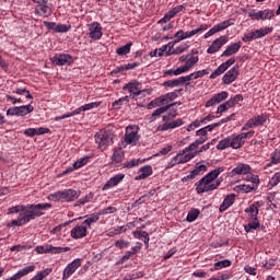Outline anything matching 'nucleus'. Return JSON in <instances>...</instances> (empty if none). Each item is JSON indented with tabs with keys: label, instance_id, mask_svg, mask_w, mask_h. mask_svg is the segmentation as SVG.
Wrapping results in <instances>:
<instances>
[{
	"label": "nucleus",
	"instance_id": "nucleus-1",
	"mask_svg": "<svg viewBox=\"0 0 280 280\" xmlns=\"http://www.w3.org/2000/svg\"><path fill=\"white\" fill-rule=\"evenodd\" d=\"M51 207H54L51 203H27L24 205L20 215H22L24 222L28 224L32 220L45 215V212L43 211H47L51 209Z\"/></svg>",
	"mask_w": 280,
	"mask_h": 280
},
{
	"label": "nucleus",
	"instance_id": "nucleus-2",
	"mask_svg": "<svg viewBox=\"0 0 280 280\" xmlns=\"http://www.w3.org/2000/svg\"><path fill=\"white\" fill-rule=\"evenodd\" d=\"M80 198V191L74 189L59 190L48 196L52 202H73Z\"/></svg>",
	"mask_w": 280,
	"mask_h": 280
},
{
	"label": "nucleus",
	"instance_id": "nucleus-3",
	"mask_svg": "<svg viewBox=\"0 0 280 280\" xmlns=\"http://www.w3.org/2000/svg\"><path fill=\"white\" fill-rule=\"evenodd\" d=\"M138 142H139V127L135 125L128 126L126 128L125 136L119 143V149L124 150V148H127L128 145H135Z\"/></svg>",
	"mask_w": 280,
	"mask_h": 280
},
{
	"label": "nucleus",
	"instance_id": "nucleus-4",
	"mask_svg": "<svg viewBox=\"0 0 280 280\" xmlns=\"http://www.w3.org/2000/svg\"><path fill=\"white\" fill-rule=\"evenodd\" d=\"M246 143V140H243L240 135H232L222 139L217 144V150H226L228 148H232V150H240Z\"/></svg>",
	"mask_w": 280,
	"mask_h": 280
},
{
	"label": "nucleus",
	"instance_id": "nucleus-5",
	"mask_svg": "<svg viewBox=\"0 0 280 280\" xmlns=\"http://www.w3.org/2000/svg\"><path fill=\"white\" fill-rule=\"evenodd\" d=\"M222 180L224 179L219 177L214 183H211L206 176H203L195 184L196 191L197 194H209V191H215V189L222 185Z\"/></svg>",
	"mask_w": 280,
	"mask_h": 280
},
{
	"label": "nucleus",
	"instance_id": "nucleus-6",
	"mask_svg": "<svg viewBox=\"0 0 280 280\" xmlns=\"http://www.w3.org/2000/svg\"><path fill=\"white\" fill-rule=\"evenodd\" d=\"M93 224H95V221H93V217L90 214L80 225L74 226L70 231V236L72 240H82L83 237H86V233Z\"/></svg>",
	"mask_w": 280,
	"mask_h": 280
},
{
	"label": "nucleus",
	"instance_id": "nucleus-7",
	"mask_svg": "<svg viewBox=\"0 0 280 280\" xmlns=\"http://www.w3.org/2000/svg\"><path fill=\"white\" fill-rule=\"evenodd\" d=\"M94 137L95 143L98 145L100 150H106L108 145H113L115 133L110 130H101Z\"/></svg>",
	"mask_w": 280,
	"mask_h": 280
},
{
	"label": "nucleus",
	"instance_id": "nucleus-8",
	"mask_svg": "<svg viewBox=\"0 0 280 280\" xmlns=\"http://www.w3.org/2000/svg\"><path fill=\"white\" fill-rule=\"evenodd\" d=\"M195 156H198V152L187 153V152H185V149H183V152L176 154V156H174L167 163L166 170H172V167H174L176 165L189 163V161H191V159H195Z\"/></svg>",
	"mask_w": 280,
	"mask_h": 280
},
{
	"label": "nucleus",
	"instance_id": "nucleus-9",
	"mask_svg": "<svg viewBox=\"0 0 280 280\" xmlns=\"http://www.w3.org/2000/svg\"><path fill=\"white\" fill-rule=\"evenodd\" d=\"M122 90L132 93L133 97H139V95H143V97H145V95H150V93H152V89L141 90V82L137 80H132L127 83Z\"/></svg>",
	"mask_w": 280,
	"mask_h": 280
},
{
	"label": "nucleus",
	"instance_id": "nucleus-10",
	"mask_svg": "<svg viewBox=\"0 0 280 280\" xmlns=\"http://www.w3.org/2000/svg\"><path fill=\"white\" fill-rule=\"evenodd\" d=\"M71 250V247H56L54 245H39L35 248V252L37 255H60L61 253H69Z\"/></svg>",
	"mask_w": 280,
	"mask_h": 280
},
{
	"label": "nucleus",
	"instance_id": "nucleus-11",
	"mask_svg": "<svg viewBox=\"0 0 280 280\" xmlns=\"http://www.w3.org/2000/svg\"><path fill=\"white\" fill-rule=\"evenodd\" d=\"M50 62L56 67H71L74 62L73 56L70 54H56L50 57Z\"/></svg>",
	"mask_w": 280,
	"mask_h": 280
},
{
	"label": "nucleus",
	"instance_id": "nucleus-12",
	"mask_svg": "<svg viewBox=\"0 0 280 280\" xmlns=\"http://www.w3.org/2000/svg\"><path fill=\"white\" fill-rule=\"evenodd\" d=\"M33 3H37L35 8V12L39 16H49L51 14V8H54V4L49 3L51 0H32Z\"/></svg>",
	"mask_w": 280,
	"mask_h": 280
},
{
	"label": "nucleus",
	"instance_id": "nucleus-13",
	"mask_svg": "<svg viewBox=\"0 0 280 280\" xmlns=\"http://www.w3.org/2000/svg\"><path fill=\"white\" fill-rule=\"evenodd\" d=\"M168 119H170V117H167V116L163 117V121H165V122L158 126V131L159 132H165L167 130H174V128H180V126H183V119H180V118L167 122Z\"/></svg>",
	"mask_w": 280,
	"mask_h": 280
},
{
	"label": "nucleus",
	"instance_id": "nucleus-14",
	"mask_svg": "<svg viewBox=\"0 0 280 280\" xmlns=\"http://www.w3.org/2000/svg\"><path fill=\"white\" fill-rule=\"evenodd\" d=\"M104 33L102 32V24L100 22H92L89 24V38L91 40H102Z\"/></svg>",
	"mask_w": 280,
	"mask_h": 280
},
{
	"label": "nucleus",
	"instance_id": "nucleus-15",
	"mask_svg": "<svg viewBox=\"0 0 280 280\" xmlns=\"http://www.w3.org/2000/svg\"><path fill=\"white\" fill-rule=\"evenodd\" d=\"M235 65V57H231L225 62L221 63L211 74L210 80H215V78H220L222 73L229 70V67H233Z\"/></svg>",
	"mask_w": 280,
	"mask_h": 280
},
{
	"label": "nucleus",
	"instance_id": "nucleus-16",
	"mask_svg": "<svg viewBox=\"0 0 280 280\" xmlns=\"http://www.w3.org/2000/svg\"><path fill=\"white\" fill-rule=\"evenodd\" d=\"M81 266H82V259L80 258H77L71 262H69L63 270L62 280L69 279L72 275L75 273V270H78V268H80Z\"/></svg>",
	"mask_w": 280,
	"mask_h": 280
},
{
	"label": "nucleus",
	"instance_id": "nucleus-17",
	"mask_svg": "<svg viewBox=\"0 0 280 280\" xmlns=\"http://www.w3.org/2000/svg\"><path fill=\"white\" fill-rule=\"evenodd\" d=\"M253 172V167H250V165L246 164V163H238L236 165V167H234L231 172H230V176L231 178H233L234 176H247L248 174H250Z\"/></svg>",
	"mask_w": 280,
	"mask_h": 280
},
{
	"label": "nucleus",
	"instance_id": "nucleus-18",
	"mask_svg": "<svg viewBox=\"0 0 280 280\" xmlns=\"http://www.w3.org/2000/svg\"><path fill=\"white\" fill-rule=\"evenodd\" d=\"M229 43V37L226 35L220 36L219 38L214 39L212 44L207 49V54H218L224 45Z\"/></svg>",
	"mask_w": 280,
	"mask_h": 280
},
{
	"label": "nucleus",
	"instance_id": "nucleus-19",
	"mask_svg": "<svg viewBox=\"0 0 280 280\" xmlns=\"http://www.w3.org/2000/svg\"><path fill=\"white\" fill-rule=\"evenodd\" d=\"M237 75H240V66L235 65L223 75V84H233L237 80Z\"/></svg>",
	"mask_w": 280,
	"mask_h": 280
},
{
	"label": "nucleus",
	"instance_id": "nucleus-20",
	"mask_svg": "<svg viewBox=\"0 0 280 280\" xmlns=\"http://www.w3.org/2000/svg\"><path fill=\"white\" fill-rule=\"evenodd\" d=\"M224 100H229V92L222 91L217 93L206 102V108H210V106H218V104H221V102H224Z\"/></svg>",
	"mask_w": 280,
	"mask_h": 280
},
{
	"label": "nucleus",
	"instance_id": "nucleus-21",
	"mask_svg": "<svg viewBox=\"0 0 280 280\" xmlns=\"http://www.w3.org/2000/svg\"><path fill=\"white\" fill-rule=\"evenodd\" d=\"M249 19H256V21H266L275 16V11L266 9L262 11L254 12L248 14Z\"/></svg>",
	"mask_w": 280,
	"mask_h": 280
},
{
	"label": "nucleus",
	"instance_id": "nucleus-22",
	"mask_svg": "<svg viewBox=\"0 0 280 280\" xmlns=\"http://www.w3.org/2000/svg\"><path fill=\"white\" fill-rule=\"evenodd\" d=\"M126 178V174L119 173L109 178L106 184L103 186L102 191H108V189H113V187H117L119 183H121Z\"/></svg>",
	"mask_w": 280,
	"mask_h": 280
},
{
	"label": "nucleus",
	"instance_id": "nucleus-23",
	"mask_svg": "<svg viewBox=\"0 0 280 280\" xmlns=\"http://www.w3.org/2000/svg\"><path fill=\"white\" fill-rule=\"evenodd\" d=\"M240 49H242V42H236L234 44H231L221 54V58H229L231 56H235V54H237V51H240Z\"/></svg>",
	"mask_w": 280,
	"mask_h": 280
},
{
	"label": "nucleus",
	"instance_id": "nucleus-24",
	"mask_svg": "<svg viewBox=\"0 0 280 280\" xmlns=\"http://www.w3.org/2000/svg\"><path fill=\"white\" fill-rule=\"evenodd\" d=\"M270 119V116L267 113L257 115L252 117L249 120L252 121V125L254 128H259L261 126H266V122Z\"/></svg>",
	"mask_w": 280,
	"mask_h": 280
},
{
	"label": "nucleus",
	"instance_id": "nucleus-25",
	"mask_svg": "<svg viewBox=\"0 0 280 280\" xmlns=\"http://www.w3.org/2000/svg\"><path fill=\"white\" fill-rule=\"evenodd\" d=\"M233 25V20H225L219 24H215L212 28H210L208 32L211 36L214 34H218V32H224V30L231 27Z\"/></svg>",
	"mask_w": 280,
	"mask_h": 280
},
{
	"label": "nucleus",
	"instance_id": "nucleus-26",
	"mask_svg": "<svg viewBox=\"0 0 280 280\" xmlns=\"http://www.w3.org/2000/svg\"><path fill=\"white\" fill-rule=\"evenodd\" d=\"M138 173L139 175L135 177V180H145V178H150L154 174V171L151 165H144L139 168Z\"/></svg>",
	"mask_w": 280,
	"mask_h": 280
},
{
	"label": "nucleus",
	"instance_id": "nucleus-27",
	"mask_svg": "<svg viewBox=\"0 0 280 280\" xmlns=\"http://www.w3.org/2000/svg\"><path fill=\"white\" fill-rule=\"evenodd\" d=\"M234 203H235V194L228 195L219 207L220 213H224V211H226V209H229L230 207H233Z\"/></svg>",
	"mask_w": 280,
	"mask_h": 280
},
{
	"label": "nucleus",
	"instance_id": "nucleus-28",
	"mask_svg": "<svg viewBox=\"0 0 280 280\" xmlns=\"http://www.w3.org/2000/svg\"><path fill=\"white\" fill-rule=\"evenodd\" d=\"M102 106V102H92L88 103L79 108L72 110V115H80V113H85V110H93V108H100Z\"/></svg>",
	"mask_w": 280,
	"mask_h": 280
},
{
	"label": "nucleus",
	"instance_id": "nucleus-29",
	"mask_svg": "<svg viewBox=\"0 0 280 280\" xmlns=\"http://www.w3.org/2000/svg\"><path fill=\"white\" fill-rule=\"evenodd\" d=\"M259 202L252 203L248 208L245 209V213H247V219L249 221L259 220L257 215H259V208L257 207Z\"/></svg>",
	"mask_w": 280,
	"mask_h": 280
},
{
	"label": "nucleus",
	"instance_id": "nucleus-30",
	"mask_svg": "<svg viewBox=\"0 0 280 280\" xmlns=\"http://www.w3.org/2000/svg\"><path fill=\"white\" fill-rule=\"evenodd\" d=\"M174 106H176V103H171L165 106L159 107L158 109H155L152 113V115L150 117V121H155L156 117H161V115H163V113H167V110H170V108H174Z\"/></svg>",
	"mask_w": 280,
	"mask_h": 280
},
{
	"label": "nucleus",
	"instance_id": "nucleus-31",
	"mask_svg": "<svg viewBox=\"0 0 280 280\" xmlns=\"http://www.w3.org/2000/svg\"><path fill=\"white\" fill-rule=\"evenodd\" d=\"M117 208L115 207H107L105 209L100 210L98 212H94L90 214L92 217V222H98L100 215H108V213H115Z\"/></svg>",
	"mask_w": 280,
	"mask_h": 280
},
{
	"label": "nucleus",
	"instance_id": "nucleus-32",
	"mask_svg": "<svg viewBox=\"0 0 280 280\" xmlns=\"http://www.w3.org/2000/svg\"><path fill=\"white\" fill-rule=\"evenodd\" d=\"M224 172V166H220L214 168L213 171H210L208 174H206L203 177H206L208 180H210L212 184L218 180V177Z\"/></svg>",
	"mask_w": 280,
	"mask_h": 280
},
{
	"label": "nucleus",
	"instance_id": "nucleus-33",
	"mask_svg": "<svg viewBox=\"0 0 280 280\" xmlns=\"http://www.w3.org/2000/svg\"><path fill=\"white\" fill-rule=\"evenodd\" d=\"M183 84H185L183 77L163 82V86H165V89H176V86H183Z\"/></svg>",
	"mask_w": 280,
	"mask_h": 280
},
{
	"label": "nucleus",
	"instance_id": "nucleus-34",
	"mask_svg": "<svg viewBox=\"0 0 280 280\" xmlns=\"http://www.w3.org/2000/svg\"><path fill=\"white\" fill-rule=\"evenodd\" d=\"M121 161H124V152L115 150L112 156V165L119 167V165H121Z\"/></svg>",
	"mask_w": 280,
	"mask_h": 280
},
{
	"label": "nucleus",
	"instance_id": "nucleus-35",
	"mask_svg": "<svg viewBox=\"0 0 280 280\" xmlns=\"http://www.w3.org/2000/svg\"><path fill=\"white\" fill-rule=\"evenodd\" d=\"M255 189H257V187L250 186V185H246V184L236 185L233 188V190L236 191L237 194H241V191L243 194H250V191H255Z\"/></svg>",
	"mask_w": 280,
	"mask_h": 280
},
{
	"label": "nucleus",
	"instance_id": "nucleus-36",
	"mask_svg": "<svg viewBox=\"0 0 280 280\" xmlns=\"http://www.w3.org/2000/svg\"><path fill=\"white\" fill-rule=\"evenodd\" d=\"M30 113H34V106L31 104L18 106V117H25V115H30Z\"/></svg>",
	"mask_w": 280,
	"mask_h": 280
},
{
	"label": "nucleus",
	"instance_id": "nucleus-37",
	"mask_svg": "<svg viewBox=\"0 0 280 280\" xmlns=\"http://www.w3.org/2000/svg\"><path fill=\"white\" fill-rule=\"evenodd\" d=\"M233 262L230 260V259H223V260H220V261H217L214 265H213V268H211V272L215 271V270H222V268H230V266L232 265Z\"/></svg>",
	"mask_w": 280,
	"mask_h": 280
},
{
	"label": "nucleus",
	"instance_id": "nucleus-38",
	"mask_svg": "<svg viewBox=\"0 0 280 280\" xmlns=\"http://www.w3.org/2000/svg\"><path fill=\"white\" fill-rule=\"evenodd\" d=\"M132 48V42L127 43L126 45L116 49L117 56H128L130 49Z\"/></svg>",
	"mask_w": 280,
	"mask_h": 280
},
{
	"label": "nucleus",
	"instance_id": "nucleus-39",
	"mask_svg": "<svg viewBox=\"0 0 280 280\" xmlns=\"http://www.w3.org/2000/svg\"><path fill=\"white\" fill-rule=\"evenodd\" d=\"M198 215H200V210L198 208H191L188 211L186 221L187 222H196V220H198Z\"/></svg>",
	"mask_w": 280,
	"mask_h": 280
},
{
	"label": "nucleus",
	"instance_id": "nucleus-40",
	"mask_svg": "<svg viewBox=\"0 0 280 280\" xmlns=\"http://www.w3.org/2000/svg\"><path fill=\"white\" fill-rule=\"evenodd\" d=\"M240 102H244V95L242 94H236L235 96L228 100L225 103H226V106H230V108H233V106H236V104H240Z\"/></svg>",
	"mask_w": 280,
	"mask_h": 280
},
{
	"label": "nucleus",
	"instance_id": "nucleus-41",
	"mask_svg": "<svg viewBox=\"0 0 280 280\" xmlns=\"http://www.w3.org/2000/svg\"><path fill=\"white\" fill-rule=\"evenodd\" d=\"M130 97L129 96H122L119 100L115 101L112 106L115 108V110H119L124 104H129Z\"/></svg>",
	"mask_w": 280,
	"mask_h": 280
},
{
	"label": "nucleus",
	"instance_id": "nucleus-42",
	"mask_svg": "<svg viewBox=\"0 0 280 280\" xmlns=\"http://www.w3.org/2000/svg\"><path fill=\"white\" fill-rule=\"evenodd\" d=\"M273 28L272 27H264L254 31L256 34V39L264 38V36H268V34H272Z\"/></svg>",
	"mask_w": 280,
	"mask_h": 280
},
{
	"label": "nucleus",
	"instance_id": "nucleus-43",
	"mask_svg": "<svg viewBox=\"0 0 280 280\" xmlns=\"http://www.w3.org/2000/svg\"><path fill=\"white\" fill-rule=\"evenodd\" d=\"M259 219L253 220L248 224L244 225V230L246 233H250L252 231H257L259 229Z\"/></svg>",
	"mask_w": 280,
	"mask_h": 280
},
{
	"label": "nucleus",
	"instance_id": "nucleus-44",
	"mask_svg": "<svg viewBox=\"0 0 280 280\" xmlns=\"http://www.w3.org/2000/svg\"><path fill=\"white\" fill-rule=\"evenodd\" d=\"M198 60V56L188 55V59H186L184 67L189 71L195 65H197Z\"/></svg>",
	"mask_w": 280,
	"mask_h": 280
},
{
	"label": "nucleus",
	"instance_id": "nucleus-45",
	"mask_svg": "<svg viewBox=\"0 0 280 280\" xmlns=\"http://www.w3.org/2000/svg\"><path fill=\"white\" fill-rule=\"evenodd\" d=\"M183 10H185V4L176 5L166 13V16L171 18L172 20L174 16H176V14L183 12Z\"/></svg>",
	"mask_w": 280,
	"mask_h": 280
},
{
	"label": "nucleus",
	"instance_id": "nucleus-46",
	"mask_svg": "<svg viewBox=\"0 0 280 280\" xmlns=\"http://www.w3.org/2000/svg\"><path fill=\"white\" fill-rule=\"evenodd\" d=\"M51 268H46L42 271H38L36 276H34L31 280H43L45 277H49L51 275Z\"/></svg>",
	"mask_w": 280,
	"mask_h": 280
},
{
	"label": "nucleus",
	"instance_id": "nucleus-47",
	"mask_svg": "<svg viewBox=\"0 0 280 280\" xmlns=\"http://www.w3.org/2000/svg\"><path fill=\"white\" fill-rule=\"evenodd\" d=\"M128 229H126V225L118 226L115 230H112L107 233V237H115V235H121V233H126Z\"/></svg>",
	"mask_w": 280,
	"mask_h": 280
},
{
	"label": "nucleus",
	"instance_id": "nucleus-48",
	"mask_svg": "<svg viewBox=\"0 0 280 280\" xmlns=\"http://www.w3.org/2000/svg\"><path fill=\"white\" fill-rule=\"evenodd\" d=\"M198 78H200L199 72H192L188 75L182 77V79H184V84H186V86H189V82H191V80H198Z\"/></svg>",
	"mask_w": 280,
	"mask_h": 280
},
{
	"label": "nucleus",
	"instance_id": "nucleus-49",
	"mask_svg": "<svg viewBox=\"0 0 280 280\" xmlns=\"http://www.w3.org/2000/svg\"><path fill=\"white\" fill-rule=\"evenodd\" d=\"M165 51H167V45L162 46L160 49H155L153 51L150 52L151 58H160L161 56H163L165 54Z\"/></svg>",
	"mask_w": 280,
	"mask_h": 280
},
{
	"label": "nucleus",
	"instance_id": "nucleus-50",
	"mask_svg": "<svg viewBox=\"0 0 280 280\" xmlns=\"http://www.w3.org/2000/svg\"><path fill=\"white\" fill-rule=\"evenodd\" d=\"M207 172V165L197 163L192 173L195 176H202V173Z\"/></svg>",
	"mask_w": 280,
	"mask_h": 280
},
{
	"label": "nucleus",
	"instance_id": "nucleus-51",
	"mask_svg": "<svg viewBox=\"0 0 280 280\" xmlns=\"http://www.w3.org/2000/svg\"><path fill=\"white\" fill-rule=\"evenodd\" d=\"M139 163H141L140 159H132L129 162H125L122 164V167H125L127 170H132V167H137L139 165Z\"/></svg>",
	"mask_w": 280,
	"mask_h": 280
},
{
	"label": "nucleus",
	"instance_id": "nucleus-52",
	"mask_svg": "<svg viewBox=\"0 0 280 280\" xmlns=\"http://www.w3.org/2000/svg\"><path fill=\"white\" fill-rule=\"evenodd\" d=\"M115 246H116V248H119L120 250H124V248H129L130 247V241H126V240L115 241Z\"/></svg>",
	"mask_w": 280,
	"mask_h": 280
},
{
	"label": "nucleus",
	"instance_id": "nucleus-53",
	"mask_svg": "<svg viewBox=\"0 0 280 280\" xmlns=\"http://www.w3.org/2000/svg\"><path fill=\"white\" fill-rule=\"evenodd\" d=\"M69 30H71V26L66 24H57L55 32L56 34H66V32H69Z\"/></svg>",
	"mask_w": 280,
	"mask_h": 280
},
{
	"label": "nucleus",
	"instance_id": "nucleus-54",
	"mask_svg": "<svg viewBox=\"0 0 280 280\" xmlns=\"http://www.w3.org/2000/svg\"><path fill=\"white\" fill-rule=\"evenodd\" d=\"M89 163V156L81 158L77 162L73 163L75 170H80L81 167H84Z\"/></svg>",
	"mask_w": 280,
	"mask_h": 280
},
{
	"label": "nucleus",
	"instance_id": "nucleus-55",
	"mask_svg": "<svg viewBox=\"0 0 280 280\" xmlns=\"http://www.w3.org/2000/svg\"><path fill=\"white\" fill-rule=\"evenodd\" d=\"M280 183V172H277L273 174V176L269 180V185L271 187H277V185Z\"/></svg>",
	"mask_w": 280,
	"mask_h": 280
},
{
	"label": "nucleus",
	"instance_id": "nucleus-56",
	"mask_svg": "<svg viewBox=\"0 0 280 280\" xmlns=\"http://www.w3.org/2000/svg\"><path fill=\"white\" fill-rule=\"evenodd\" d=\"M270 159H271V163L273 165H277V163H280V151L279 150H275L271 154H270Z\"/></svg>",
	"mask_w": 280,
	"mask_h": 280
},
{
	"label": "nucleus",
	"instance_id": "nucleus-57",
	"mask_svg": "<svg viewBox=\"0 0 280 280\" xmlns=\"http://www.w3.org/2000/svg\"><path fill=\"white\" fill-rule=\"evenodd\" d=\"M243 43H252V40H257L255 32H250L247 35H244L242 38Z\"/></svg>",
	"mask_w": 280,
	"mask_h": 280
},
{
	"label": "nucleus",
	"instance_id": "nucleus-58",
	"mask_svg": "<svg viewBox=\"0 0 280 280\" xmlns=\"http://www.w3.org/2000/svg\"><path fill=\"white\" fill-rule=\"evenodd\" d=\"M185 49H187L186 46H178V47H176L172 52L168 50V51L166 52V56H172L173 54H174L175 56H178V55L183 54V52L185 51Z\"/></svg>",
	"mask_w": 280,
	"mask_h": 280
},
{
	"label": "nucleus",
	"instance_id": "nucleus-59",
	"mask_svg": "<svg viewBox=\"0 0 280 280\" xmlns=\"http://www.w3.org/2000/svg\"><path fill=\"white\" fill-rule=\"evenodd\" d=\"M95 195L93 192H89L84 198L79 199V205H86V202H91Z\"/></svg>",
	"mask_w": 280,
	"mask_h": 280
},
{
	"label": "nucleus",
	"instance_id": "nucleus-60",
	"mask_svg": "<svg viewBox=\"0 0 280 280\" xmlns=\"http://www.w3.org/2000/svg\"><path fill=\"white\" fill-rule=\"evenodd\" d=\"M12 226H23L24 224H27L23 217L19 214L18 219L13 220L11 222Z\"/></svg>",
	"mask_w": 280,
	"mask_h": 280
},
{
	"label": "nucleus",
	"instance_id": "nucleus-61",
	"mask_svg": "<svg viewBox=\"0 0 280 280\" xmlns=\"http://www.w3.org/2000/svg\"><path fill=\"white\" fill-rule=\"evenodd\" d=\"M23 207L24 205H18V206H14V207H11L9 208V214H12V213H23Z\"/></svg>",
	"mask_w": 280,
	"mask_h": 280
},
{
	"label": "nucleus",
	"instance_id": "nucleus-62",
	"mask_svg": "<svg viewBox=\"0 0 280 280\" xmlns=\"http://www.w3.org/2000/svg\"><path fill=\"white\" fill-rule=\"evenodd\" d=\"M248 176H249V177H248V180H249L250 183H253V186L256 187V189H257V185H259V176L253 174V172H252L250 174H248Z\"/></svg>",
	"mask_w": 280,
	"mask_h": 280
},
{
	"label": "nucleus",
	"instance_id": "nucleus-63",
	"mask_svg": "<svg viewBox=\"0 0 280 280\" xmlns=\"http://www.w3.org/2000/svg\"><path fill=\"white\" fill-rule=\"evenodd\" d=\"M164 97H165L167 104H170V102H174V100H177L178 94H176V92H168V93L164 94Z\"/></svg>",
	"mask_w": 280,
	"mask_h": 280
},
{
	"label": "nucleus",
	"instance_id": "nucleus-64",
	"mask_svg": "<svg viewBox=\"0 0 280 280\" xmlns=\"http://www.w3.org/2000/svg\"><path fill=\"white\" fill-rule=\"evenodd\" d=\"M155 102L158 106H167V100L165 98V95H161L160 97L155 98Z\"/></svg>",
	"mask_w": 280,
	"mask_h": 280
}]
</instances>
